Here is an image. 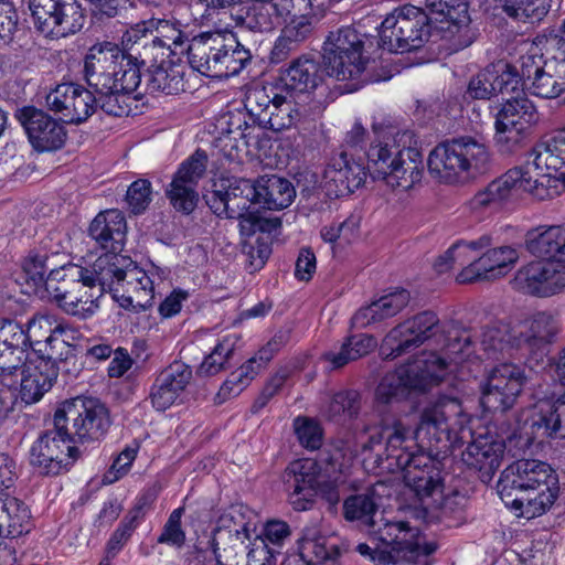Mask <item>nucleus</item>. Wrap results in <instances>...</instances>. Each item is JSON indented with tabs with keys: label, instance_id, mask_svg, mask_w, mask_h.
Returning <instances> with one entry per match:
<instances>
[{
	"label": "nucleus",
	"instance_id": "nucleus-1",
	"mask_svg": "<svg viewBox=\"0 0 565 565\" xmlns=\"http://www.w3.org/2000/svg\"><path fill=\"white\" fill-rule=\"evenodd\" d=\"M565 188V130L537 143L526 160L509 169L478 191L470 201L473 211L498 207L530 193L540 201L553 199Z\"/></svg>",
	"mask_w": 565,
	"mask_h": 565
},
{
	"label": "nucleus",
	"instance_id": "nucleus-2",
	"mask_svg": "<svg viewBox=\"0 0 565 565\" xmlns=\"http://www.w3.org/2000/svg\"><path fill=\"white\" fill-rule=\"evenodd\" d=\"M84 78L99 97V108L114 117L128 116L132 104L141 97L139 67L131 65L118 44H94L84 58Z\"/></svg>",
	"mask_w": 565,
	"mask_h": 565
},
{
	"label": "nucleus",
	"instance_id": "nucleus-3",
	"mask_svg": "<svg viewBox=\"0 0 565 565\" xmlns=\"http://www.w3.org/2000/svg\"><path fill=\"white\" fill-rule=\"evenodd\" d=\"M447 332L445 353L425 352L413 362L402 365L386 374L375 391L376 407H385L407 398L412 392H426L439 384L451 363L459 364L461 355H468L471 335L468 330L452 323Z\"/></svg>",
	"mask_w": 565,
	"mask_h": 565
},
{
	"label": "nucleus",
	"instance_id": "nucleus-4",
	"mask_svg": "<svg viewBox=\"0 0 565 565\" xmlns=\"http://www.w3.org/2000/svg\"><path fill=\"white\" fill-rule=\"evenodd\" d=\"M526 250L542 260H533L521 267L513 279L519 291L551 297L565 289V224L543 225L526 232Z\"/></svg>",
	"mask_w": 565,
	"mask_h": 565
},
{
	"label": "nucleus",
	"instance_id": "nucleus-5",
	"mask_svg": "<svg viewBox=\"0 0 565 565\" xmlns=\"http://www.w3.org/2000/svg\"><path fill=\"white\" fill-rule=\"evenodd\" d=\"M375 138L367 151V170L374 180H383L392 189L407 191L423 178V156L415 147L411 130H395L373 125Z\"/></svg>",
	"mask_w": 565,
	"mask_h": 565
},
{
	"label": "nucleus",
	"instance_id": "nucleus-6",
	"mask_svg": "<svg viewBox=\"0 0 565 565\" xmlns=\"http://www.w3.org/2000/svg\"><path fill=\"white\" fill-rule=\"evenodd\" d=\"M498 493L519 516L533 519L545 513L558 497V479L546 462L521 459L510 463L500 476Z\"/></svg>",
	"mask_w": 565,
	"mask_h": 565
},
{
	"label": "nucleus",
	"instance_id": "nucleus-7",
	"mask_svg": "<svg viewBox=\"0 0 565 565\" xmlns=\"http://www.w3.org/2000/svg\"><path fill=\"white\" fill-rule=\"evenodd\" d=\"M493 244L494 238L490 233L475 239H458L436 259L435 270L444 274L455 266L461 267L456 276L459 284L499 279L511 271L520 255L512 246L492 247Z\"/></svg>",
	"mask_w": 565,
	"mask_h": 565
},
{
	"label": "nucleus",
	"instance_id": "nucleus-8",
	"mask_svg": "<svg viewBox=\"0 0 565 565\" xmlns=\"http://www.w3.org/2000/svg\"><path fill=\"white\" fill-rule=\"evenodd\" d=\"M380 47L376 35H370L352 25L330 31L322 45V61L329 76L353 82L351 90L376 82L367 72L373 53Z\"/></svg>",
	"mask_w": 565,
	"mask_h": 565
},
{
	"label": "nucleus",
	"instance_id": "nucleus-9",
	"mask_svg": "<svg viewBox=\"0 0 565 565\" xmlns=\"http://www.w3.org/2000/svg\"><path fill=\"white\" fill-rule=\"evenodd\" d=\"M430 175L441 183L465 184L484 174L491 166L489 148L463 136L438 143L427 159Z\"/></svg>",
	"mask_w": 565,
	"mask_h": 565
},
{
	"label": "nucleus",
	"instance_id": "nucleus-10",
	"mask_svg": "<svg viewBox=\"0 0 565 565\" xmlns=\"http://www.w3.org/2000/svg\"><path fill=\"white\" fill-rule=\"evenodd\" d=\"M468 416L456 398L443 397L425 406L413 431L418 450L439 455L462 438Z\"/></svg>",
	"mask_w": 565,
	"mask_h": 565
},
{
	"label": "nucleus",
	"instance_id": "nucleus-11",
	"mask_svg": "<svg viewBox=\"0 0 565 565\" xmlns=\"http://www.w3.org/2000/svg\"><path fill=\"white\" fill-rule=\"evenodd\" d=\"M54 420L64 426L73 444L99 441L113 424L106 404L90 396H76L61 403L54 413Z\"/></svg>",
	"mask_w": 565,
	"mask_h": 565
},
{
	"label": "nucleus",
	"instance_id": "nucleus-12",
	"mask_svg": "<svg viewBox=\"0 0 565 565\" xmlns=\"http://www.w3.org/2000/svg\"><path fill=\"white\" fill-rule=\"evenodd\" d=\"M431 20L433 17L416 6L395 8L380 25V46L395 53L420 49L429 39Z\"/></svg>",
	"mask_w": 565,
	"mask_h": 565
},
{
	"label": "nucleus",
	"instance_id": "nucleus-13",
	"mask_svg": "<svg viewBox=\"0 0 565 565\" xmlns=\"http://www.w3.org/2000/svg\"><path fill=\"white\" fill-rule=\"evenodd\" d=\"M71 443L64 426L53 419V428L42 431L30 448L33 472L43 477L67 472L79 457V450Z\"/></svg>",
	"mask_w": 565,
	"mask_h": 565
},
{
	"label": "nucleus",
	"instance_id": "nucleus-14",
	"mask_svg": "<svg viewBox=\"0 0 565 565\" xmlns=\"http://www.w3.org/2000/svg\"><path fill=\"white\" fill-rule=\"evenodd\" d=\"M367 532L373 540L382 543L384 548L392 553L398 550L399 554L405 555L398 558V564H418L437 548L435 543H422L417 527L411 526L406 521L386 518L383 512L371 522Z\"/></svg>",
	"mask_w": 565,
	"mask_h": 565
},
{
	"label": "nucleus",
	"instance_id": "nucleus-15",
	"mask_svg": "<svg viewBox=\"0 0 565 565\" xmlns=\"http://www.w3.org/2000/svg\"><path fill=\"white\" fill-rule=\"evenodd\" d=\"M34 28L52 39L79 32L85 14L77 0H29Z\"/></svg>",
	"mask_w": 565,
	"mask_h": 565
},
{
	"label": "nucleus",
	"instance_id": "nucleus-16",
	"mask_svg": "<svg viewBox=\"0 0 565 565\" xmlns=\"http://www.w3.org/2000/svg\"><path fill=\"white\" fill-rule=\"evenodd\" d=\"M513 71L534 96L552 99L565 93V64L545 62L544 54L536 46L520 56Z\"/></svg>",
	"mask_w": 565,
	"mask_h": 565
},
{
	"label": "nucleus",
	"instance_id": "nucleus-17",
	"mask_svg": "<svg viewBox=\"0 0 565 565\" xmlns=\"http://www.w3.org/2000/svg\"><path fill=\"white\" fill-rule=\"evenodd\" d=\"M539 116L524 93L507 99L495 115V142L502 153L515 151Z\"/></svg>",
	"mask_w": 565,
	"mask_h": 565
},
{
	"label": "nucleus",
	"instance_id": "nucleus-18",
	"mask_svg": "<svg viewBox=\"0 0 565 565\" xmlns=\"http://www.w3.org/2000/svg\"><path fill=\"white\" fill-rule=\"evenodd\" d=\"M207 168V154L198 149L183 160L166 189V196L179 213L190 215L200 201L199 182Z\"/></svg>",
	"mask_w": 565,
	"mask_h": 565
},
{
	"label": "nucleus",
	"instance_id": "nucleus-19",
	"mask_svg": "<svg viewBox=\"0 0 565 565\" xmlns=\"http://www.w3.org/2000/svg\"><path fill=\"white\" fill-rule=\"evenodd\" d=\"M439 330V318L425 310L395 326L385 335L381 351L386 359H396L420 347Z\"/></svg>",
	"mask_w": 565,
	"mask_h": 565
},
{
	"label": "nucleus",
	"instance_id": "nucleus-20",
	"mask_svg": "<svg viewBox=\"0 0 565 565\" xmlns=\"http://www.w3.org/2000/svg\"><path fill=\"white\" fill-rule=\"evenodd\" d=\"M526 376L523 369L512 363L495 365L482 386L481 405L492 413L510 409L520 395Z\"/></svg>",
	"mask_w": 565,
	"mask_h": 565
},
{
	"label": "nucleus",
	"instance_id": "nucleus-21",
	"mask_svg": "<svg viewBox=\"0 0 565 565\" xmlns=\"http://www.w3.org/2000/svg\"><path fill=\"white\" fill-rule=\"evenodd\" d=\"M214 186L204 198L206 205L218 217L243 216L258 204L256 184L248 179H232Z\"/></svg>",
	"mask_w": 565,
	"mask_h": 565
},
{
	"label": "nucleus",
	"instance_id": "nucleus-22",
	"mask_svg": "<svg viewBox=\"0 0 565 565\" xmlns=\"http://www.w3.org/2000/svg\"><path fill=\"white\" fill-rule=\"evenodd\" d=\"M14 117L36 151H55L64 146L67 137L64 125L44 110L34 106H23L15 110Z\"/></svg>",
	"mask_w": 565,
	"mask_h": 565
},
{
	"label": "nucleus",
	"instance_id": "nucleus-23",
	"mask_svg": "<svg viewBox=\"0 0 565 565\" xmlns=\"http://www.w3.org/2000/svg\"><path fill=\"white\" fill-rule=\"evenodd\" d=\"M369 170L361 159L341 151L333 154L323 171V188L330 198L348 196L361 188Z\"/></svg>",
	"mask_w": 565,
	"mask_h": 565
},
{
	"label": "nucleus",
	"instance_id": "nucleus-24",
	"mask_svg": "<svg viewBox=\"0 0 565 565\" xmlns=\"http://www.w3.org/2000/svg\"><path fill=\"white\" fill-rule=\"evenodd\" d=\"M438 455L418 450L407 466L401 467L404 471L406 486L415 493L424 504L430 497L440 493L445 484L441 471V462Z\"/></svg>",
	"mask_w": 565,
	"mask_h": 565
},
{
	"label": "nucleus",
	"instance_id": "nucleus-25",
	"mask_svg": "<svg viewBox=\"0 0 565 565\" xmlns=\"http://www.w3.org/2000/svg\"><path fill=\"white\" fill-rule=\"evenodd\" d=\"M321 466L311 459L292 462L285 471L289 489V503L296 511L312 508L317 497V487L322 477Z\"/></svg>",
	"mask_w": 565,
	"mask_h": 565
},
{
	"label": "nucleus",
	"instance_id": "nucleus-26",
	"mask_svg": "<svg viewBox=\"0 0 565 565\" xmlns=\"http://www.w3.org/2000/svg\"><path fill=\"white\" fill-rule=\"evenodd\" d=\"M504 440L491 434H479L462 452L463 462L479 471L483 483H489L501 465Z\"/></svg>",
	"mask_w": 565,
	"mask_h": 565
},
{
	"label": "nucleus",
	"instance_id": "nucleus-27",
	"mask_svg": "<svg viewBox=\"0 0 565 565\" xmlns=\"http://www.w3.org/2000/svg\"><path fill=\"white\" fill-rule=\"evenodd\" d=\"M192 380V369L180 361H174L163 369L154 379L149 391V399L158 412H164L174 404L180 394Z\"/></svg>",
	"mask_w": 565,
	"mask_h": 565
},
{
	"label": "nucleus",
	"instance_id": "nucleus-28",
	"mask_svg": "<svg viewBox=\"0 0 565 565\" xmlns=\"http://www.w3.org/2000/svg\"><path fill=\"white\" fill-rule=\"evenodd\" d=\"M126 58L131 61L141 70V67L154 68L168 61L172 52L164 45L156 41L151 34L143 32V30L135 24L122 36ZM141 73V71H139Z\"/></svg>",
	"mask_w": 565,
	"mask_h": 565
},
{
	"label": "nucleus",
	"instance_id": "nucleus-29",
	"mask_svg": "<svg viewBox=\"0 0 565 565\" xmlns=\"http://www.w3.org/2000/svg\"><path fill=\"white\" fill-rule=\"evenodd\" d=\"M518 84L513 66L501 62L491 64L470 78L466 97L488 100L500 93L513 92Z\"/></svg>",
	"mask_w": 565,
	"mask_h": 565
},
{
	"label": "nucleus",
	"instance_id": "nucleus-30",
	"mask_svg": "<svg viewBox=\"0 0 565 565\" xmlns=\"http://www.w3.org/2000/svg\"><path fill=\"white\" fill-rule=\"evenodd\" d=\"M318 20L312 15L292 17L281 29L269 53V63L277 65L285 62L291 53L315 38Z\"/></svg>",
	"mask_w": 565,
	"mask_h": 565
},
{
	"label": "nucleus",
	"instance_id": "nucleus-31",
	"mask_svg": "<svg viewBox=\"0 0 565 565\" xmlns=\"http://www.w3.org/2000/svg\"><path fill=\"white\" fill-rule=\"evenodd\" d=\"M255 1L244 13L232 14L236 26L252 32H270L280 24L292 7V0Z\"/></svg>",
	"mask_w": 565,
	"mask_h": 565
},
{
	"label": "nucleus",
	"instance_id": "nucleus-32",
	"mask_svg": "<svg viewBox=\"0 0 565 565\" xmlns=\"http://www.w3.org/2000/svg\"><path fill=\"white\" fill-rule=\"evenodd\" d=\"M414 429L401 419H394L388 423L385 420L384 435L385 446L383 451H376V461L383 463L388 461V469H399L407 466V462L414 458V451H411L409 443L415 441Z\"/></svg>",
	"mask_w": 565,
	"mask_h": 565
},
{
	"label": "nucleus",
	"instance_id": "nucleus-33",
	"mask_svg": "<svg viewBox=\"0 0 565 565\" xmlns=\"http://www.w3.org/2000/svg\"><path fill=\"white\" fill-rule=\"evenodd\" d=\"M222 33H202L186 47L191 67L204 76L220 78Z\"/></svg>",
	"mask_w": 565,
	"mask_h": 565
},
{
	"label": "nucleus",
	"instance_id": "nucleus-34",
	"mask_svg": "<svg viewBox=\"0 0 565 565\" xmlns=\"http://www.w3.org/2000/svg\"><path fill=\"white\" fill-rule=\"evenodd\" d=\"M411 301V294L404 288L381 296L369 306L360 308L351 321L356 328H367L397 316Z\"/></svg>",
	"mask_w": 565,
	"mask_h": 565
},
{
	"label": "nucleus",
	"instance_id": "nucleus-35",
	"mask_svg": "<svg viewBox=\"0 0 565 565\" xmlns=\"http://www.w3.org/2000/svg\"><path fill=\"white\" fill-rule=\"evenodd\" d=\"M279 79L287 94L311 92L322 81L320 63L312 55L302 54L280 70Z\"/></svg>",
	"mask_w": 565,
	"mask_h": 565
},
{
	"label": "nucleus",
	"instance_id": "nucleus-36",
	"mask_svg": "<svg viewBox=\"0 0 565 565\" xmlns=\"http://www.w3.org/2000/svg\"><path fill=\"white\" fill-rule=\"evenodd\" d=\"M89 236L109 254L122 250L126 239V220L118 210L98 213L88 228Z\"/></svg>",
	"mask_w": 565,
	"mask_h": 565
},
{
	"label": "nucleus",
	"instance_id": "nucleus-37",
	"mask_svg": "<svg viewBox=\"0 0 565 565\" xmlns=\"http://www.w3.org/2000/svg\"><path fill=\"white\" fill-rule=\"evenodd\" d=\"M57 375L55 369L47 362L28 360L19 374L21 399L26 404L39 402L51 390Z\"/></svg>",
	"mask_w": 565,
	"mask_h": 565
},
{
	"label": "nucleus",
	"instance_id": "nucleus-38",
	"mask_svg": "<svg viewBox=\"0 0 565 565\" xmlns=\"http://www.w3.org/2000/svg\"><path fill=\"white\" fill-rule=\"evenodd\" d=\"M521 349L530 353L543 352L557 331L554 317L547 312H536L530 319L514 326Z\"/></svg>",
	"mask_w": 565,
	"mask_h": 565
},
{
	"label": "nucleus",
	"instance_id": "nucleus-39",
	"mask_svg": "<svg viewBox=\"0 0 565 565\" xmlns=\"http://www.w3.org/2000/svg\"><path fill=\"white\" fill-rule=\"evenodd\" d=\"M32 527L29 507L22 500L0 491V539L25 537Z\"/></svg>",
	"mask_w": 565,
	"mask_h": 565
},
{
	"label": "nucleus",
	"instance_id": "nucleus-40",
	"mask_svg": "<svg viewBox=\"0 0 565 565\" xmlns=\"http://www.w3.org/2000/svg\"><path fill=\"white\" fill-rule=\"evenodd\" d=\"M75 331L64 323H56L55 330L45 338L42 347L34 348L38 361L47 362L58 374L61 366L66 365L76 356V348L70 342Z\"/></svg>",
	"mask_w": 565,
	"mask_h": 565
},
{
	"label": "nucleus",
	"instance_id": "nucleus-41",
	"mask_svg": "<svg viewBox=\"0 0 565 565\" xmlns=\"http://www.w3.org/2000/svg\"><path fill=\"white\" fill-rule=\"evenodd\" d=\"M534 408L531 434L542 438L559 437L565 424V393L557 398H541Z\"/></svg>",
	"mask_w": 565,
	"mask_h": 565
},
{
	"label": "nucleus",
	"instance_id": "nucleus-42",
	"mask_svg": "<svg viewBox=\"0 0 565 565\" xmlns=\"http://www.w3.org/2000/svg\"><path fill=\"white\" fill-rule=\"evenodd\" d=\"M480 348L483 358L493 361L511 356L514 350H522L520 341L515 337L514 326L502 321L482 329Z\"/></svg>",
	"mask_w": 565,
	"mask_h": 565
},
{
	"label": "nucleus",
	"instance_id": "nucleus-43",
	"mask_svg": "<svg viewBox=\"0 0 565 565\" xmlns=\"http://www.w3.org/2000/svg\"><path fill=\"white\" fill-rule=\"evenodd\" d=\"M257 203L264 209L279 211L288 207L296 198L294 184L281 177L263 175L255 181Z\"/></svg>",
	"mask_w": 565,
	"mask_h": 565
},
{
	"label": "nucleus",
	"instance_id": "nucleus-44",
	"mask_svg": "<svg viewBox=\"0 0 565 565\" xmlns=\"http://www.w3.org/2000/svg\"><path fill=\"white\" fill-rule=\"evenodd\" d=\"M120 260L122 258H119L117 254L107 253L98 257L90 268H87V276L93 278V286L99 297L108 291L117 298L119 292H121V278L125 268Z\"/></svg>",
	"mask_w": 565,
	"mask_h": 565
},
{
	"label": "nucleus",
	"instance_id": "nucleus-45",
	"mask_svg": "<svg viewBox=\"0 0 565 565\" xmlns=\"http://www.w3.org/2000/svg\"><path fill=\"white\" fill-rule=\"evenodd\" d=\"M271 343H268L270 347ZM273 358L269 348H263L258 353L250 358L246 363L241 365L236 371L232 372L218 391V397L223 399L239 395L257 376L262 369Z\"/></svg>",
	"mask_w": 565,
	"mask_h": 565
},
{
	"label": "nucleus",
	"instance_id": "nucleus-46",
	"mask_svg": "<svg viewBox=\"0 0 565 565\" xmlns=\"http://www.w3.org/2000/svg\"><path fill=\"white\" fill-rule=\"evenodd\" d=\"M467 501L465 492L456 487L444 484L440 493L430 497L424 504L425 509H430L437 519L448 522L451 526L452 522L459 523L463 519Z\"/></svg>",
	"mask_w": 565,
	"mask_h": 565
},
{
	"label": "nucleus",
	"instance_id": "nucleus-47",
	"mask_svg": "<svg viewBox=\"0 0 565 565\" xmlns=\"http://www.w3.org/2000/svg\"><path fill=\"white\" fill-rule=\"evenodd\" d=\"M143 32L169 49L173 54L178 50L182 53L184 45L189 41V36L184 31V25L175 18H151L137 23Z\"/></svg>",
	"mask_w": 565,
	"mask_h": 565
},
{
	"label": "nucleus",
	"instance_id": "nucleus-48",
	"mask_svg": "<svg viewBox=\"0 0 565 565\" xmlns=\"http://www.w3.org/2000/svg\"><path fill=\"white\" fill-rule=\"evenodd\" d=\"M185 66L168 61L147 73V92L178 95L185 90Z\"/></svg>",
	"mask_w": 565,
	"mask_h": 565
},
{
	"label": "nucleus",
	"instance_id": "nucleus-49",
	"mask_svg": "<svg viewBox=\"0 0 565 565\" xmlns=\"http://www.w3.org/2000/svg\"><path fill=\"white\" fill-rule=\"evenodd\" d=\"M376 340L365 333L349 335L343 340L339 350L327 351L322 359L331 370L342 369L347 364L367 355L376 348Z\"/></svg>",
	"mask_w": 565,
	"mask_h": 565
},
{
	"label": "nucleus",
	"instance_id": "nucleus-50",
	"mask_svg": "<svg viewBox=\"0 0 565 565\" xmlns=\"http://www.w3.org/2000/svg\"><path fill=\"white\" fill-rule=\"evenodd\" d=\"M85 273H87L86 267L74 264L51 268L44 289L61 308L63 301H66L73 291H77L75 287L78 280L83 279V274Z\"/></svg>",
	"mask_w": 565,
	"mask_h": 565
},
{
	"label": "nucleus",
	"instance_id": "nucleus-51",
	"mask_svg": "<svg viewBox=\"0 0 565 565\" xmlns=\"http://www.w3.org/2000/svg\"><path fill=\"white\" fill-rule=\"evenodd\" d=\"M53 239V235H50L41 242L39 249L30 252L28 257L24 259L22 268L28 280H31L35 288L44 287L46 280V273L51 271V268H57V264L54 258L60 256V248L53 249L50 242Z\"/></svg>",
	"mask_w": 565,
	"mask_h": 565
},
{
	"label": "nucleus",
	"instance_id": "nucleus-52",
	"mask_svg": "<svg viewBox=\"0 0 565 565\" xmlns=\"http://www.w3.org/2000/svg\"><path fill=\"white\" fill-rule=\"evenodd\" d=\"M77 291H73L66 301H63L61 309L71 316L79 319H88L95 315L98 309L97 291L93 286V278L83 274V279L78 280L75 287Z\"/></svg>",
	"mask_w": 565,
	"mask_h": 565
},
{
	"label": "nucleus",
	"instance_id": "nucleus-53",
	"mask_svg": "<svg viewBox=\"0 0 565 565\" xmlns=\"http://www.w3.org/2000/svg\"><path fill=\"white\" fill-rule=\"evenodd\" d=\"M122 290L117 298L124 299L128 305L135 301L141 305L153 298V281L149 275L137 265L130 263L122 273Z\"/></svg>",
	"mask_w": 565,
	"mask_h": 565
},
{
	"label": "nucleus",
	"instance_id": "nucleus-54",
	"mask_svg": "<svg viewBox=\"0 0 565 565\" xmlns=\"http://www.w3.org/2000/svg\"><path fill=\"white\" fill-rule=\"evenodd\" d=\"M220 78L239 74L252 61L249 49L241 44L232 34H222Z\"/></svg>",
	"mask_w": 565,
	"mask_h": 565
},
{
	"label": "nucleus",
	"instance_id": "nucleus-55",
	"mask_svg": "<svg viewBox=\"0 0 565 565\" xmlns=\"http://www.w3.org/2000/svg\"><path fill=\"white\" fill-rule=\"evenodd\" d=\"M505 14L523 23H540L548 14L552 0H500Z\"/></svg>",
	"mask_w": 565,
	"mask_h": 565
},
{
	"label": "nucleus",
	"instance_id": "nucleus-56",
	"mask_svg": "<svg viewBox=\"0 0 565 565\" xmlns=\"http://www.w3.org/2000/svg\"><path fill=\"white\" fill-rule=\"evenodd\" d=\"M280 89L278 97L271 105L266 122L262 126L263 128L281 131L291 128L300 119V111L292 94L284 95Z\"/></svg>",
	"mask_w": 565,
	"mask_h": 565
},
{
	"label": "nucleus",
	"instance_id": "nucleus-57",
	"mask_svg": "<svg viewBox=\"0 0 565 565\" xmlns=\"http://www.w3.org/2000/svg\"><path fill=\"white\" fill-rule=\"evenodd\" d=\"M428 14L436 21H447L458 29L467 26L470 18L467 0H425Z\"/></svg>",
	"mask_w": 565,
	"mask_h": 565
},
{
	"label": "nucleus",
	"instance_id": "nucleus-58",
	"mask_svg": "<svg viewBox=\"0 0 565 565\" xmlns=\"http://www.w3.org/2000/svg\"><path fill=\"white\" fill-rule=\"evenodd\" d=\"M280 89L276 86H256L246 94L245 108L249 116L262 127L266 122L271 105Z\"/></svg>",
	"mask_w": 565,
	"mask_h": 565
},
{
	"label": "nucleus",
	"instance_id": "nucleus-59",
	"mask_svg": "<svg viewBox=\"0 0 565 565\" xmlns=\"http://www.w3.org/2000/svg\"><path fill=\"white\" fill-rule=\"evenodd\" d=\"M0 344L1 349L9 351V354L18 355V362L25 359L30 343V335L17 321L0 319Z\"/></svg>",
	"mask_w": 565,
	"mask_h": 565
},
{
	"label": "nucleus",
	"instance_id": "nucleus-60",
	"mask_svg": "<svg viewBox=\"0 0 565 565\" xmlns=\"http://www.w3.org/2000/svg\"><path fill=\"white\" fill-rule=\"evenodd\" d=\"M78 84L63 83L52 89L45 97L47 108L60 116V120L73 124V107Z\"/></svg>",
	"mask_w": 565,
	"mask_h": 565
},
{
	"label": "nucleus",
	"instance_id": "nucleus-61",
	"mask_svg": "<svg viewBox=\"0 0 565 565\" xmlns=\"http://www.w3.org/2000/svg\"><path fill=\"white\" fill-rule=\"evenodd\" d=\"M237 342L236 334H227L218 340L212 352L201 363L199 374L212 376L221 372L233 356Z\"/></svg>",
	"mask_w": 565,
	"mask_h": 565
},
{
	"label": "nucleus",
	"instance_id": "nucleus-62",
	"mask_svg": "<svg viewBox=\"0 0 565 565\" xmlns=\"http://www.w3.org/2000/svg\"><path fill=\"white\" fill-rule=\"evenodd\" d=\"M361 394L355 390H342L332 396L328 407L329 418L334 422L353 419L361 411Z\"/></svg>",
	"mask_w": 565,
	"mask_h": 565
},
{
	"label": "nucleus",
	"instance_id": "nucleus-63",
	"mask_svg": "<svg viewBox=\"0 0 565 565\" xmlns=\"http://www.w3.org/2000/svg\"><path fill=\"white\" fill-rule=\"evenodd\" d=\"M377 505L372 495L354 494L343 502V514L348 521H360L367 529L379 515Z\"/></svg>",
	"mask_w": 565,
	"mask_h": 565
},
{
	"label": "nucleus",
	"instance_id": "nucleus-64",
	"mask_svg": "<svg viewBox=\"0 0 565 565\" xmlns=\"http://www.w3.org/2000/svg\"><path fill=\"white\" fill-rule=\"evenodd\" d=\"M294 429L300 445L306 449L317 450L321 447L323 430L316 419L298 416L294 419Z\"/></svg>",
	"mask_w": 565,
	"mask_h": 565
}]
</instances>
